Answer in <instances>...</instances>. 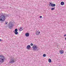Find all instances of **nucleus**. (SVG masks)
Returning a JSON list of instances; mask_svg holds the SVG:
<instances>
[{
	"mask_svg": "<svg viewBox=\"0 0 66 66\" xmlns=\"http://www.w3.org/2000/svg\"><path fill=\"white\" fill-rule=\"evenodd\" d=\"M5 19V16L4 15H2L0 16V21H4Z\"/></svg>",
	"mask_w": 66,
	"mask_h": 66,
	"instance_id": "f257e3e1",
	"label": "nucleus"
},
{
	"mask_svg": "<svg viewBox=\"0 0 66 66\" xmlns=\"http://www.w3.org/2000/svg\"><path fill=\"white\" fill-rule=\"evenodd\" d=\"M4 57L2 55H0V63H2L4 62Z\"/></svg>",
	"mask_w": 66,
	"mask_h": 66,
	"instance_id": "f03ea898",
	"label": "nucleus"
},
{
	"mask_svg": "<svg viewBox=\"0 0 66 66\" xmlns=\"http://www.w3.org/2000/svg\"><path fill=\"white\" fill-rule=\"evenodd\" d=\"M10 63L11 64H13V63H15V60L13 57H11Z\"/></svg>",
	"mask_w": 66,
	"mask_h": 66,
	"instance_id": "7ed1b4c3",
	"label": "nucleus"
},
{
	"mask_svg": "<svg viewBox=\"0 0 66 66\" xmlns=\"http://www.w3.org/2000/svg\"><path fill=\"white\" fill-rule=\"evenodd\" d=\"M8 27L9 29H11L13 28V24L11 23H9L8 24Z\"/></svg>",
	"mask_w": 66,
	"mask_h": 66,
	"instance_id": "20e7f679",
	"label": "nucleus"
},
{
	"mask_svg": "<svg viewBox=\"0 0 66 66\" xmlns=\"http://www.w3.org/2000/svg\"><path fill=\"white\" fill-rule=\"evenodd\" d=\"M36 46V45L34 44L32 47V48L33 49V50H34L35 51L36 50L37 48V47Z\"/></svg>",
	"mask_w": 66,
	"mask_h": 66,
	"instance_id": "39448f33",
	"label": "nucleus"
},
{
	"mask_svg": "<svg viewBox=\"0 0 66 66\" xmlns=\"http://www.w3.org/2000/svg\"><path fill=\"white\" fill-rule=\"evenodd\" d=\"M31 48V46H30V45H28L27 47V49H30V48Z\"/></svg>",
	"mask_w": 66,
	"mask_h": 66,
	"instance_id": "423d86ee",
	"label": "nucleus"
},
{
	"mask_svg": "<svg viewBox=\"0 0 66 66\" xmlns=\"http://www.w3.org/2000/svg\"><path fill=\"white\" fill-rule=\"evenodd\" d=\"M36 34L37 35H38L40 34V32L39 31H37L36 32Z\"/></svg>",
	"mask_w": 66,
	"mask_h": 66,
	"instance_id": "0eeeda50",
	"label": "nucleus"
},
{
	"mask_svg": "<svg viewBox=\"0 0 66 66\" xmlns=\"http://www.w3.org/2000/svg\"><path fill=\"white\" fill-rule=\"evenodd\" d=\"M25 36L26 37H28L29 36V34L28 33H26L25 34Z\"/></svg>",
	"mask_w": 66,
	"mask_h": 66,
	"instance_id": "6e6552de",
	"label": "nucleus"
},
{
	"mask_svg": "<svg viewBox=\"0 0 66 66\" xmlns=\"http://www.w3.org/2000/svg\"><path fill=\"white\" fill-rule=\"evenodd\" d=\"M60 52L61 54H63V53H64V52H63V51L62 50L60 51Z\"/></svg>",
	"mask_w": 66,
	"mask_h": 66,
	"instance_id": "1a4fd4ad",
	"label": "nucleus"
},
{
	"mask_svg": "<svg viewBox=\"0 0 66 66\" xmlns=\"http://www.w3.org/2000/svg\"><path fill=\"white\" fill-rule=\"evenodd\" d=\"M51 5L52 7H54L55 6V4H51Z\"/></svg>",
	"mask_w": 66,
	"mask_h": 66,
	"instance_id": "9d476101",
	"label": "nucleus"
},
{
	"mask_svg": "<svg viewBox=\"0 0 66 66\" xmlns=\"http://www.w3.org/2000/svg\"><path fill=\"white\" fill-rule=\"evenodd\" d=\"M61 4L62 5H63L64 4V3L63 2H62L61 3Z\"/></svg>",
	"mask_w": 66,
	"mask_h": 66,
	"instance_id": "9b49d317",
	"label": "nucleus"
},
{
	"mask_svg": "<svg viewBox=\"0 0 66 66\" xmlns=\"http://www.w3.org/2000/svg\"><path fill=\"white\" fill-rule=\"evenodd\" d=\"M14 33H15V35H17L18 34V32L17 31L15 32V31H14Z\"/></svg>",
	"mask_w": 66,
	"mask_h": 66,
	"instance_id": "f8f14e48",
	"label": "nucleus"
},
{
	"mask_svg": "<svg viewBox=\"0 0 66 66\" xmlns=\"http://www.w3.org/2000/svg\"><path fill=\"white\" fill-rule=\"evenodd\" d=\"M23 30V29H22V28H21V27L20 28V29H19V30H20V31H22V30Z\"/></svg>",
	"mask_w": 66,
	"mask_h": 66,
	"instance_id": "ddd939ff",
	"label": "nucleus"
},
{
	"mask_svg": "<svg viewBox=\"0 0 66 66\" xmlns=\"http://www.w3.org/2000/svg\"><path fill=\"white\" fill-rule=\"evenodd\" d=\"M48 62L50 63H51V59H48Z\"/></svg>",
	"mask_w": 66,
	"mask_h": 66,
	"instance_id": "4468645a",
	"label": "nucleus"
},
{
	"mask_svg": "<svg viewBox=\"0 0 66 66\" xmlns=\"http://www.w3.org/2000/svg\"><path fill=\"white\" fill-rule=\"evenodd\" d=\"M55 9V7L52 8L51 9V10H52V11H53V10H54Z\"/></svg>",
	"mask_w": 66,
	"mask_h": 66,
	"instance_id": "2eb2a0df",
	"label": "nucleus"
},
{
	"mask_svg": "<svg viewBox=\"0 0 66 66\" xmlns=\"http://www.w3.org/2000/svg\"><path fill=\"white\" fill-rule=\"evenodd\" d=\"M18 31V29H15V30L14 31L15 32H17Z\"/></svg>",
	"mask_w": 66,
	"mask_h": 66,
	"instance_id": "dca6fc26",
	"label": "nucleus"
},
{
	"mask_svg": "<svg viewBox=\"0 0 66 66\" xmlns=\"http://www.w3.org/2000/svg\"><path fill=\"white\" fill-rule=\"evenodd\" d=\"M43 56L44 57H45L46 56V54H44L43 55Z\"/></svg>",
	"mask_w": 66,
	"mask_h": 66,
	"instance_id": "f3484780",
	"label": "nucleus"
},
{
	"mask_svg": "<svg viewBox=\"0 0 66 66\" xmlns=\"http://www.w3.org/2000/svg\"><path fill=\"white\" fill-rule=\"evenodd\" d=\"M30 45L31 46H33V44H32V43H31L30 44Z\"/></svg>",
	"mask_w": 66,
	"mask_h": 66,
	"instance_id": "a211bd4d",
	"label": "nucleus"
},
{
	"mask_svg": "<svg viewBox=\"0 0 66 66\" xmlns=\"http://www.w3.org/2000/svg\"><path fill=\"white\" fill-rule=\"evenodd\" d=\"M8 23V22H6V23H5V24H7Z\"/></svg>",
	"mask_w": 66,
	"mask_h": 66,
	"instance_id": "6ab92c4d",
	"label": "nucleus"
},
{
	"mask_svg": "<svg viewBox=\"0 0 66 66\" xmlns=\"http://www.w3.org/2000/svg\"><path fill=\"white\" fill-rule=\"evenodd\" d=\"M42 18V16H40V18Z\"/></svg>",
	"mask_w": 66,
	"mask_h": 66,
	"instance_id": "aec40b11",
	"label": "nucleus"
},
{
	"mask_svg": "<svg viewBox=\"0 0 66 66\" xmlns=\"http://www.w3.org/2000/svg\"><path fill=\"white\" fill-rule=\"evenodd\" d=\"M0 41H2V40L1 39H0Z\"/></svg>",
	"mask_w": 66,
	"mask_h": 66,
	"instance_id": "412c9836",
	"label": "nucleus"
},
{
	"mask_svg": "<svg viewBox=\"0 0 66 66\" xmlns=\"http://www.w3.org/2000/svg\"><path fill=\"white\" fill-rule=\"evenodd\" d=\"M66 36V35H64V36Z\"/></svg>",
	"mask_w": 66,
	"mask_h": 66,
	"instance_id": "4be33fe9",
	"label": "nucleus"
},
{
	"mask_svg": "<svg viewBox=\"0 0 66 66\" xmlns=\"http://www.w3.org/2000/svg\"><path fill=\"white\" fill-rule=\"evenodd\" d=\"M50 4H52V3H50Z\"/></svg>",
	"mask_w": 66,
	"mask_h": 66,
	"instance_id": "5701e85b",
	"label": "nucleus"
}]
</instances>
